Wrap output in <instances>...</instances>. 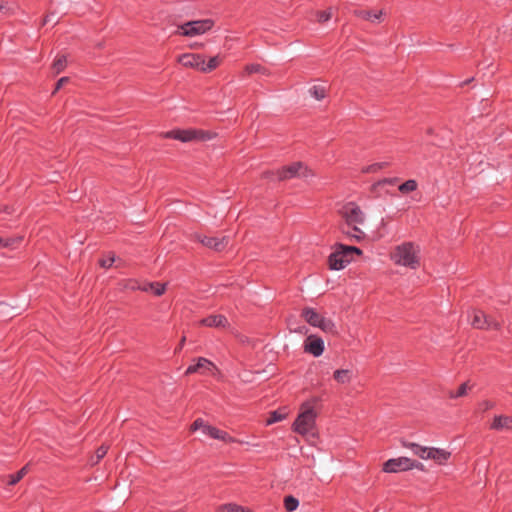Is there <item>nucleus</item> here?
Listing matches in <instances>:
<instances>
[{
  "instance_id": "obj_10",
  "label": "nucleus",
  "mask_w": 512,
  "mask_h": 512,
  "mask_svg": "<svg viewBox=\"0 0 512 512\" xmlns=\"http://www.w3.org/2000/svg\"><path fill=\"white\" fill-rule=\"evenodd\" d=\"M302 315L310 325L319 327L323 331H332L334 327L330 320L324 319L311 308L304 309Z\"/></svg>"
},
{
  "instance_id": "obj_14",
  "label": "nucleus",
  "mask_w": 512,
  "mask_h": 512,
  "mask_svg": "<svg viewBox=\"0 0 512 512\" xmlns=\"http://www.w3.org/2000/svg\"><path fill=\"white\" fill-rule=\"evenodd\" d=\"M402 445L405 448L411 449L413 451L414 455L418 456L419 458H421L423 460H428L430 458V454L432 453V448H433V447L421 446L417 443L407 442V441H403Z\"/></svg>"
},
{
  "instance_id": "obj_8",
  "label": "nucleus",
  "mask_w": 512,
  "mask_h": 512,
  "mask_svg": "<svg viewBox=\"0 0 512 512\" xmlns=\"http://www.w3.org/2000/svg\"><path fill=\"white\" fill-rule=\"evenodd\" d=\"M343 218L345 220L343 225L350 228L351 225H362L365 222V214L354 203H348L343 207Z\"/></svg>"
},
{
  "instance_id": "obj_15",
  "label": "nucleus",
  "mask_w": 512,
  "mask_h": 512,
  "mask_svg": "<svg viewBox=\"0 0 512 512\" xmlns=\"http://www.w3.org/2000/svg\"><path fill=\"white\" fill-rule=\"evenodd\" d=\"M491 429L497 431H511L512 417L507 415L495 416L491 424Z\"/></svg>"
},
{
  "instance_id": "obj_41",
  "label": "nucleus",
  "mask_w": 512,
  "mask_h": 512,
  "mask_svg": "<svg viewBox=\"0 0 512 512\" xmlns=\"http://www.w3.org/2000/svg\"><path fill=\"white\" fill-rule=\"evenodd\" d=\"M54 17H55L54 13H50V14L46 15V17L44 18L42 24L46 25V24H49L51 22L56 23V21H54Z\"/></svg>"
},
{
  "instance_id": "obj_12",
  "label": "nucleus",
  "mask_w": 512,
  "mask_h": 512,
  "mask_svg": "<svg viewBox=\"0 0 512 512\" xmlns=\"http://www.w3.org/2000/svg\"><path fill=\"white\" fill-rule=\"evenodd\" d=\"M196 238L206 247L214 249L215 251L223 250L228 244V238L222 237H208L202 235H196Z\"/></svg>"
},
{
  "instance_id": "obj_20",
  "label": "nucleus",
  "mask_w": 512,
  "mask_h": 512,
  "mask_svg": "<svg viewBox=\"0 0 512 512\" xmlns=\"http://www.w3.org/2000/svg\"><path fill=\"white\" fill-rule=\"evenodd\" d=\"M451 456V453L445 449L441 448H432V453L430 454L431 460L435 461L436 463L443 465L445 464Z\"/></svg>"
},
{
  "instance_id": "obj_50",
  "label": "nucleus",
  "mask_w": 512,
  "mask_h": 512,
  "mask_svg": "<svg viewBox=\"0 0 512 512\" xmlns=\"http://www.w3.org/2000/svg\"><path fill=\"white\" fill-rule=\"evenodd\" d=\"M304 329H305V328L303 327V328L299 329V331H298V332H299V333H304V332H305V331H304Z\"/></svg>"
},
{
  "instance_id": "obj_48",
  "label": "nucleus",
  "mask_w": 512,
  "mask_h": 512,
  "mask_svg": "<svg viewBox=\"0 0 512 512\" xmlns=\"http://www.w3.org/2000/svg\"><path fill=\"white\" fill-rule=\"evenodd\" d=\"M185 341H186V337L184 336V337H182V339H181V341H180V344H179V347H178V349H177V350H179V349H181V348L183 347V345H184Z\"/></svg>"
},
{
  "instance_id": "obj_22",
  "label": "nucleus",
  "mask_w": 512,
  "mask_h": 512,
  "mask_svg": "<svg viewBox=\"0 0 512 512\" xmlns=\"http://www.w3.org/2000/svg\"><path fill=\"white\" fill-rule=\"evenodd\" d=\"M333 378L339 384H349L353 380V372L349 369H337L333 373Z\"/></svg>"
},
{
  "instance_id": "obj_4",
  "label": "nucleus",
  "mask_w": 512,
  "mask_h": 512,
  "mask_svg": "<svg viewBox=\"0 0 512 512\" xmlns=\"http://www.w3.org/2000/svg\"><path fill=\"white\" fill-rule=\"evenodd\" d=\"M165 138H171L183 143L191 141H206L212 138V135L208 131L200 129H174L164 134Z\"/></svg>"
},
{
  "instance_id": "obj_27",
  "label": "nucleus",
  "mask_w": 512,
  "mask_h": 512,
  "mask_svg": "<svg viewBox=\"0 0 512 512\" xmlns=\"http://www.w3.org/2000/svg\"><path fill=\"white\" fill-rule=\"evenodd\" d=\"M22 241V237H0V248H14L16 244Z\"/></svg>"
},
{
  "instance_id": "obj_3",
  "label": "nucleus",
  "mask_w": 512,
  "mask_h": 512,
  "mask_svg": "<svg viewBox=\"0 0 512 512\" xmlns=\"http://www.w3.org/2000/svg\"><path fill=\"white\" fill-rule=\"evenodd\" d=\"M362 251L355 246L337 244L335 250L328 258V265L331 270H341L353 259L354 255H360Z\"/></svg>"
},
{
  "instance_id": "obj_7",
  "label": "nucleus",
  "mask_w": 512,
  "mask_h": 512,
  "mask_svg": "<svg viewBox=\"0 0 512 512\" xmlns=\"http://www.w3.org/2000/svg\"><path fill=\"white\" fill-rule=\"evenodd\" d=\"M310 170L303 165L302 162H295L291 165L284 166L277 171V178L279 180H287L291 178H308L311 176Z\"/></svg>"
},
{
  "instance_id": "obj_49",
  "label": "nucleus",
  "mask_w": 512,
  "mask_h": 512,
  "mask_svg": "<svg viewBox=\"0 0 512 512\" xmlns=\"http://www.w3.org/2000/svg\"><path fill=\"white\" fill-rule=\"evenodd\" d=\"M163 291H164V290L157 289V290H156V295H157V296H161V295L163 294Z\"/></svg>"
},
{
  "instance_id": "obj_34",
  "label": "nucleus",
  "mask_w": 512,
  "mask_h": 512,
  "mask_svg": "<svg viewBox=\"0 0 512 512\" xmlns=\"http://www.w3.org/2000/svg\"><path fill=\"white\" fill-rule=\"evenodd\" d=\"M285 417H286V414L280 413L278 411H273L270 413V416L267 419L266 424L271 425L273 423H276V422H279V421L285 419Z\"/></svg>"
},
{
  "instance_id": "obj_6",
  "label": "nucleus",
  "mask_w": 512,
  "mask_h": 512,
  "mask_svg": "<svg viewBox=\"0 0 512 512\" xmlns=\"http://www.w3.org/2000/svg\"><path fill=\"white\" fill-rule=\"evenodd\" d=\"M423 470L424 466L422 463L412 460L408 457H399L389 459L383 465V471L387 473H396L399 471H408L412 469Z\"/></svg>"
},
{
  "instance_id": "obj_9",
  "label": "nucleus",
  "mask_w": 512,
  "mask_h": 512,
  "mask_svg": "<svg viewBox=\"0 0 512 512\" xmlns=\"http://www.w3.org/2000/svg\"><path fill=\"white\" fill-rule=\"evenodd\" d=\"M471 325L476 329L493 328L495 330H499L501 328L500 322L480 310H474L472 312Z\"/></svg>"
},
{
  "instance_id": "obj_46",
  "label": "nucleus",
  "mask_w": 512,
  "mask_h": 512,
  "mask_svg": "<svg viewBox=\"0 0 512 512\" xmlns=\"http://www.w3.org/2000/svg\"><path fill=\"white\" fill-rule=\"evenodd\" d=\"M3 211L7 214H13L15 212V209L13 207H10V206H7V205H4L3 206Z\"/></svg>"
},
{
  "instance_id": "obj_28",
  "label": "nucleus",
  "mask_w": 512,
  "mask_h": 512,
  "mask_svg": "<svg viewBox=\"0 0 512 512\" xmlns=\"http://www.w3.org/2000/svg\"><path fill=\"white\" fill-rule=\"evenodd\" d=\"M383 12L380 11H361L360 16L365 20H370L372 22L379 21L381 19Z\"/></svg>"
},
{
  "instance_id": "obj_11",
  "label": "nucleus",
  "mask_w": 512,
  "mask_h": 512,
  "mask_svg": "<svg viewBox=\"0 0 512 512\" xmlns=\"http://www.w3.org/2000/svg\"><path fill=\"white\" fill-rule=\"evenodd\" d=\"M304 350L315 357L320 356L324 351V342L314 335L308 336L304 342Z\"/></svg>"
},
{
  "instance_id": "obj_37",
  "label": "nucleus",
  "mask_w": 512,
  "mask_h": 512,
  "mask_svg": "<svg viewBox=\"0 0 512 512\" xmlns=\"http://www.w3.org/2000/svg\"><path fill=\"white\" fill-rule=\"evenodd\" d=\"M331 17H332V12L330 9L325 10V11H320L317 13V19L321 23L327 22L328 20L331 19Z\"/></svg>"
},
{
  "instance_id": "obj_33",
  "label": "nucleus",
  "mask_w": 512,
  "mask_h": 512,
  "mask_svg": "<svg viewBox=\"0 0 512 512\" xmlns=\"http://www.w3.org/2000/svg\"><path fill=\"white\" fill-rule=\"evenodd\" d=\"M107 451H108L107 446L102 445L101 447H99L96 451L95 456L91 458V464L92 465L97 464L106 455Z\"/></svg>"
},
{
  "instance_id": "obj_19",
  "label": "nucleus",
  "mask_w": 512,
  "mask_h": 512,
  "mask_svg": "<svg viewBox=\"0 0 512 512\" xmlns=\"http://www.w3.org/2000/svg\"><path fill=\"white\" fill-rule=\"evenodd\" d=\"M200 323L208 327H226L228 325V321L223 315H211L202 319Z\"/></svg>"
},
{
  "instance_id": "obj_23",
  "label": "nucleus",
  "mask_w": 512,
  "mask_h": 512,
  "mask_svg": "<svg viewBox=\"0 0 512 512\" xmlns=\"http://www.w3.org/2000/svg\"><path fill=\"white\" fill-rule=\"evenodd\" d=\"M309 94L316 100L320 101L326 97L325 85H313L309 88Z\"/></svg>"
},
{
  "instance_id": "obj_17",
  "label": "nucleus",
  "mask_w": 512,
  "mask_h": 512,
  "mask_svg": "<svg viewBox=\"0 0 512 512\" xmlns=\"http://www.w3.org/2000/svg\"><path fill=\"white\" fill-rule=\"evenodd\" d=\"M196 363H197L198 373H200V374L214 375L218 371V369L214 365V363L204 357H199L197 359Z\"/></svg>"
},
{
  "instance_id": "obj_29",
  "label": "nucleus",
  "mask_w": 512,
  "mask_h": 512,
  "mask_svg": "<svg viewBox=\"0 0 512 512\" xmlns=\"http://www.w3.org/2000/svg\"><path fill=\"white\" fill-rule=\"evenodd\" d=\"M284 506L288 512H293L298 508L299 501L293 496H286L284 498Z\"/></svg>"
},
{
  "instance_id": "obj_32",
  "label": "nucleus",
  "mask_w": 512,
  "mask_h": 512,
  "mask_svg": "<svg viewBox=\"0 0 512 512\" xmlns=\"http://www.w3.org/2000/svg\"><path fill=\"white\" fill-rule=\"evenodd\" d=\"M26 473H27V466H24L15 475H10L9 476L8 483L10 485L16 484L17 482H19L26 475Z\"/></svg>"
},
{
  "instance_id": "obj_45",
  "label": "nucleus",
  "mask_w": 512,
  "mask_h": 512,
  "mask_svg": "<svg viewBox=\"0 0 512 512\" xmlns=\"http://www.w3.org/2000/svg\"><path fill=\"white\" fill-rule=\"evenodd\" d=\"M148 288H151V289H154V288H166V284L165 283H150L149 284V287Z\"/></svg>"
},
{
  "instance_id": "obj_43",
  "label": "nucleus",
  "mask_w": 512,
  "mask_h": 512,
  "mask_svg": "<svg viewBox=\"0 0 512 512\" xmlns=\"http://www.w3.org/2000/svg\"><path fill=\"white\" fill-rule=\"evenodd\" d=\"M13 8L8 5V3H0V11H5V13H8L12 11Z\"/></svg>"
},
{
  "instance_id": "obj_38",
  "label": "nucleus",
  "mask_w": 512,
  "mask_h": 512,
  "mask_svg": "<svg viewBox=\"0 0 512 512\" xmlns=\"http://www.w3.org/2000/svg\"><path fill=\"white\" fill-rule=\"evenodd\" d=\"M208 423L205 422L203 419L201 418H198L196 419L193 424L191 425L190 429L191 431H196V430H199L201 429L202 431L204 430V427H206Z\"/></svg>"
},
{
  "instance_id": "obj_18",
  "label": "nucleus",
  "mask_w": 512,
  "mask_h": 512,
  "mask_svg": "<svg viewBox=\"0 0 512 512\" xmlns=\"http://www.w3.org/2000/svg\"><path fill=\"white\" fill-rule=\"evenodd\" d=\"M341 231L349 239L355 241H360L365 237V233L358 227V225H351L350 228H347L346 225H341Z\"/></svg>"
},
{
  "instance_id": "obj_40",
  "label": "nucleus",
  "mask_w": 512,
  "mask_h": 512,
  "mask_svg": "<svg viewBox=\"0 0 512 512\" xmlns=\"http://www.w3.org/2000/svg\"><path fill=\"white\" fill-rule=\"evenodd\" d=\"M68 78L67 77H62L60 78L58 81H57V84H56V87H55V90L54 92H56L57 90H59L65 83L68 82Z\"/></svg>"
},
{
  "instance_id": "obj_25",
  "label": "nucleus",
  "mask_w": 512,
  "mask_h": 512,
  "mask_svg": "<svg viewBox=\"0 0 512 512\" xmlns=\"http://www.w3.org/2000/svg\"><path fill=\"white\" fill-rule=\"evenodd\" d=\"M417 187H418V184H417L416 180L409 179V180L405 181L404 183L400 184L398 186V190L402 194H407V193L415 191L417 189Z\"/></svg>"
},
{
  "instance_id": "obj_5",
  "label": "nucleus",
  "mask_w": 512,
  "mask_h": 512,
  "mask_svg": "<svg viewBox=\"0 0 512 512\" xmlns=\"http://www.w3.org/2000/svg\"><path fill=\"white\" fill-rule=\"evenodd\" d=\"M213 26L212 19L188 21L178 26L177 33L186 37H194L208 32Z\"/></svg>"
},
{
  "instance_id": "obj_21",
  "label": "nucleus",
  "mask_w": 512,
  "mask_h": 512,
  "mask_svg": "<svg viewBox=\"0 0 512 512\" xmlns=\"http://www.w3.org/2000/svg\"><path fill=\"white\" fill-rule=\"evenodd\" d=\"M114 264L116 265V267H118L119 265L122 264V260H121V258L116 257L114 255V253H112V252H109L106 255H103L99 259V265L104 269H108V268L112 267Z\"/></svg>"
},
{
  "instance_id": "obj_36",
  "label": "nucleus",
  "mask_w": 512,
  "mask_h": 512,
  "mask_svg": "<svg viewBox=\"0 0 512 512\" xmlns=\"http://www.w3.org/2000/svg\"><path fill=\"white\" fill-rule=\"evenodd\" d=\"M384 165H385L384 163H374V164H371V165H368V166L364 167L362 169V171L364 173H374V172H377L380 169H382Z\"/></svg>"
},
{
  "instance_id": "obj_42",
  "label": "nucleus",
  "mask_w": 512,
  "mask_h": 512,
  "mask_svg": "<svg viewBox=\"0 0 512 512\" xmlns=\"http://www.w3.org/2000/svg\"><path fill=\"white\" fill-rule=\"evenodd\" d=\"M193 373H198L197 363L195 365H190L185 372L186 375H190Z\"/></svg>"
},
{
  "instance_id": "obj_1",
  "label": "nucleus",
  "mask_w": 512,
  "mask_h": 512,
  "mask_svg": "<svg viewBox=\"0 0 512 512\" xmlns=\"http://www.w3.org/2000/svg\"><path fill=\"white\" fill-rule=\"evenodd\" d=\"M317 413L311 402L301 405L300 413L293 423V430L303 436H314Z\"/></svg>"
},
{
  "instance_id": "obj_13",
  "label": "nucleus",
  "mask_w": 512,
  "mask_h": 512,
  "mask_svg": "<svg viewBox=\"0 0 512 512\" xmlns=\"http://www.w3.org/2000/svg\"><path fill=\"white\" fill-rule=\"evenodd\" d=\"M179 63L184 67L194 68L200 71L201 65H204V58L200 54L186 53L179 57Z\"/></svg>"
},
{
  "instance_id": "obj_30",
  "label": "nucleus",
  "mask_w": 512,
  "mask_h": 512,
  "mask_svg": "<svg viewBox=\"0 0 512 512\" xmlns=\"http://www.w3.org/2000/svg\"><path fill=\"white\" fill-rule=\"evenodd\" d=\"M219 510L221 512H250V510H248L242 506H239L237 504H231V503L220 506Z\"/></svg>"
},
{
  "instance_id": "obj_35",
  "label": "nucleus",
  "mask_w": 512,
  "mask_h": 512,
  "mask_svg": "<svg viewBox=\"0 0 512 512\" xmlns=\"http://www.w3.org/2000/svg\"><path fill=\"white\" fill-rule=\"evenodd\" d=\"M246 71L248 74H252V73H261V74H265L266 73V69L261 66L260 64H249L246 66Z\"/></svg>"
},
{
  "instance_id": "obj_31",
  "label": "nucleus",
  "mask_w": 512,
  "mask_h": 512,
  "mask_svg": "<svg viewBox=\"0 0 512 512\" xmlns=\"http://www.w3.org/2000/svg\"><path fill=\"white\" fill-rule=\"evenodd\" d=\"M66 63H67V60L64 55L58 57L53 63L54 72L58 74L61 71H63L66 66Z\"/></svg>"
},
{
  "instance_id": "obj_39",
  "label": "nucleus",
  "mask_w": 512,
  "mask_h": 512,
  "mask_svg": "<svg viewBox=\"0 0 512 512\" xmlns=\"http://www.w3.org/2000/svg\"><path fill=\"white\" fill-rule=\"evenodd\" d=\"M397 181H398L397 177L384 178L383 180L379 181L378 184H380V185H394V184L397 183Z\"/></svg>"
},
{
  "instance_id": "obj_2",
  "label": "nucleus",
  "mask_w": 512,
  "mask_h": 512,
  "mask_svg": "<svg viewBox=\"0 0 512 512\" xmlns=\"http://www.w3.org/2000/svg\"><path fill=\"white\" fill-rule=\"evenodd\" d=\"M393 261L410 269H416L420 264L419 248L411 242L396 247L392 254Z\"/></svg>"
},
{
  "instance_id": "obj_24",
  "label": "nucleus",
  "mask_w": 512,
  "mask_h": 512,
  "mask_svg": "<svg viewBox=\"0 0 512 512\" xmlns=\"http://www.w3.org/2000/svg\"><path fill=\"white\" fill-rule=\"evenodd\" d=\"M220 58L218 56L211 57L208 62L204 60V65H201L200 71L207 73L218 67Z\"/></svg>"
},
{
  "instance_id": "obj_16",
  "label": "nucleus",
  "mask_w": 512,
  "mask_h": 512,
  "mask_svg": "<svg viewBox=\"0 0 512 512\" xmlns=\"http://www.w3.org/2000/svg\"><path fill=\"white\" fill-rule=\"evenodd\" d=\"M203 433L209 435L211 438L218 439L224 442H235V439L229 436L225 431H222L209 424L204 427Z\"/></svg>"
},
{
  "instance_id": "obj_47",
  "label": "nucleus",
  "mask_w": 512,
  "mask_h": 512,
  "mask_svg": "<svg viewBox=\"0 0 512 512\" xmlns=\"http://www.w3.org/2000/svg\"><path fill=\"white\" fill-rule=\"evenodd\" d=\"M125 288H131V289H134V288H142V286L140 285H135V284H129V285H126ZM143 288H146L145 286H143Z\"/></svg>"
},
{
  "instance_id": "obj_44",
  "label": "nucleus",
  "mask_w": 512,
  "mask_h": 512,
  "mask_svg": "<svg viewBox=\"0 0 512 512\" xmlns=\"http://www.w3.org/2000/svg\"><path fill=\"white\" fill-rule=\"evenodd\" d=\"M481 406H482L483 410H489L494 407V404L490 401H484L481 403Z\"/></svg>"
},
{
  "instance_id": "obj_26",
  "label": "nucleus",
  "mask_w": 512,
  "mask_h": 512,
  "mask_svg": "<svg viewBox=\"0 0 512 512\" xmlns=\"http://www.w3.org/2000/svg\"><path fill=\"white\" fill-rule=\"evenodd\" d=\"M471 388H472V385H470L469 382H465L459 386L457 391H455V392L450 391L449 397L450 398L464 397L467 395L468 391L471 390Z\"/></svg>"
}]
</instances>
